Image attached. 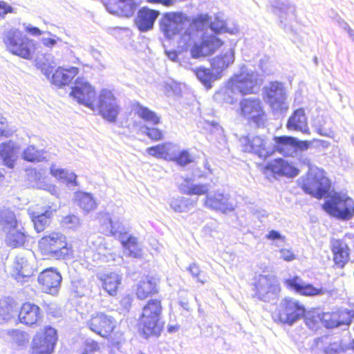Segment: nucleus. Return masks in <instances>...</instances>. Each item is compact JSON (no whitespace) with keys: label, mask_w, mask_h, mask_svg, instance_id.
I'll list each match as a JSON object with an SVG mask.
<instances>
[{"label":"nucleus","mask_w":354,"mask_h":354,"mask_svg":"<svg viewBox=\"0 0 354 354\" xmlns=\"http://www.w3.org/2000/svg\"><path fill=\"white\" fill-rule=\"evenodd\" d=\"M0 158L5 166L13 169L17 160L14 146L9 142L2 143L0 145Z\"/></svg>","instance_id":"34"},{"label":"nucleus","mask_w":354,"mask_h":354,"mask_svg":"<svg viewBox=\"0 0 354 354\" xmlns=\"http://www.w3.org/2000/svg\"><path fill=\"white\" fill-rule=\"evenodd\" d=\"M328 214L342 220H349L354 216V201L346 196L335 193L322 205Z\"/></svg>","instance_id":"6"},{"label":"nucleus","mask_w":354,"mask_h":354,"mask_svg":"<svg viewBox=\"0 0 354 354\" xmlns=\"http://www.w3.org/2000/svg\"><path fill=\"white\" fill-rule=\"evenodd\" d=\"M21 31L17 29L10 30L8 31L3 38V43L7 50L12 55L16 54L15 48H19L21 43Z\"/></svg>","instance_id":"36"},{"label":"nucleus","mask_w":354,"mask_h":354,"mask_svg":"<svg viewBox=\"0 0 354 354\" xmlns=\"http://www.w3.org/2000/svg\"><path fill=\"white\" fill-rule=\"evenodd\" d=\"M146 135L153 141H158L162 139V131L156 127H146Z\"/></svg>","instance_id":"54"},{"label":"nucleus","mask_w":354,"mask_h":354,"mask_svg":"<svg viewBox=\"0 0 354 354\" xmlns=\"http://www.w3.org/2000/svg\"><path fill=\"white\" fill-rule=\"evenodd\" d=\"M306 314L305 306L298 300L286 297L272 313V319L277 323L292 325Z\"/></svg>","instance_id":"5"},{"label":"nucleus","mask_w":354,"mask_h":354,"mask_svg":"<svg viewBox=\"0 0 354 354\" xmlns=\"http://www.w3.org/2000/svg\"><path fill=\"white\" fill-rule=\"evenodd\" d=\"M274 149L283 155H288L294 149L295 138L290 136H275L273 138Z\"/></svg>","instance_id":"33"},{"label":"nucleus","mask_w":354,"mask_h":354,"mask_svg":"<svg viewBox=\"0 0 354 354\" xmlns=\"http://www.w3.org/2000/svg\"><path fill=\"white\" fill-rule=\"evenodd\" d=\"M196 31L187 29L181 32L178 46L183 50H189L194 59L211 56L218 50L222 52L210 61L211 69L217 75H221L234 62V50L227 45L216 34L203 35L198 38Z\"/></svg>","instance_id":"1"},{"label":"nucleus","mask_w":354,"mask_h":354,"mask_svg":"<svg viewBox=\"0 0 354 354\" xmlns=\"http://www.w3.org/2000/svg\"><path fill=\"white\" fill-rule=\"evenodd\" d=\"M281 257L283 260L286 261H291L295 259L296 256L294 252L288 249H281Z\"/></svg>","instance_id":"56"},{"label":"nucleus","mask_w":354,"mask_h":354,"mask_svg":"<svg viewBox=\"0 0 354 354\" xmlns=\"http://www.w3.org/2000/svg\"><path fill=\"white\" fill-rule=\"evenodd\" d=\"M104 4L110 13L126 17L132 16L138 6L136 0H104Z\"/></svg>","instance_id":"19"},{"label":"nucleus","mask_w":354,"mask_h":354,"mask_svg":"<svg viewBox=\"0 0 354 354\" xmlns=\"http://www.w3.org/2000/svg\"><path fill=\"white\" fill-rule=\"evenodd\" d=\"M162 300L159 298L148 300L142 307L138 317V330L145 338L158 337L164 328L161 321L162 312Z\"/></svg>","instance_id":"2"},{"label":"nucleus","mask_w":354,"mask_h":354,"mask_svg":"<svg viewBox=\"0 0 354 354\" xmlns=\"http://www.w3.org/2000/svg\"><path fill=\"white\" fill-rule=\"evenodd\" d=\"M135 111L136 114L145 122L153 124H158L160 122L159 116L154 111L139 103L135 104Z\"/></svg>","instance_id":"37"},{"label":"nucleus","mask_w":354,"mask_h":354,"mask_svg":"<svg viewBox=\"0 0 354 354\" xmlns=\"http://www.w3.org/2000/svg\"><path fill=\"white\" fill-rule=\"evenodd\" d=\"M348 348L346 345L334 342L329 344L325 349L326 354H344Z\"/></svg>","instance_id":"52"},{"label":"nucleus","mask_w":354,"mask_h":354,"mask_svg":"<svg viewBox=\"0 0 354 354\" xmlns=\"http://www.w3.org/2000/svg\"><path fill=\"white\" fill-rule=\"evenodd\" d=\"M194 72L198 80L206 88L208 89L212 87V82L214 80V75L209 68L201 66L196 68Z\"/></svg>","instance_id":"39"},{"label":"nucleus","mask_w":354,"mask_h":354,"mask_svg":"<svg viewBox=\"0 0 354 354\" xmlns=\"http://www.w3.org/2000/svg\"><path fill=\"white\" fill-rule=\"evenodd\" d=\"M71 95L79 103L84 104L92 110L96 109L98 97L95 89L87 82H83L80 86L76 85L73 87Z\"/></svg>","instance_id":"16"},{"label":"nucleus","mask_w":354,"mask_h":354,"mask_svg":"<svg viewBox=\"0 0 354 354\" xmlns=\"http://www.w3.org/2000/svg\"><path fill=\"white\" fill-rule=\"evenodd\" d=\"M304 322L310 328L317 327L322 322L321 312L317 310L308 312L305 317Z\"/></svg>","instance_id":"48"},{"label":"nucleus","mask_w":354,"mask_h":354,"mask_svg":"<svg viewBox=\"0 0 354 354\" xmlns=\"http://www.w3.org/2000/svg\"><path fill=\"white\" fill-rule=\"evenodd\" d=\"M286 128L289 131H301L305 134H310L308 118L304 108L295 110L288 118Z\"/></svg>","instance_id":"21"},{"label":"nucleus","mask_w":354,"mask_h":354,"mask_svg":"<svg viewBox=\"0 0 354 354\" xmlns=\"http://www.w3.org/2000/svg\"><path fill=\"white\" fill-rule=\"evenodd\" d=\"M180 166H185L194 161L192 155L188 150H182L176 156L170 158Z\"/></svg>","instance_id":"46"},{"label":"nucleus","mask_w":354,"mask_h":354,"mask_svg":"<svg viewBox=\"0 0 354 354\" xmlns=\"http://www.w3.org/2000/svg\"><path fill=\"white\" fill-rule=\"evenodd\" d=\"M181 193L189 196H202L206 195L208 193L209 187L206 184H189L187 180V183L182 185Z\"/></svg>","instance_id":"38"},{"label":"nucleus","mask_w":354,"mask_h":354,"mask_svg":"<svg viewBox=\"0 0 354 354\" xmlns=\"http://www.w3.org/2000/svg\"><path fill=\"white\" fill-rule=\"evenodd\" d=\"M187 270L192 274V276L196 279V281L202 284L207 281V277L201 270L199 266L193 263L189 265L187 268Z\"/></svg>","instance_id":"49"},{"label":"nucleus","mask_w":354,"mask_h":354,"mask_svg":"<svg viewBox=\"0 0 354 354\" xmlns=\"http://www.w3.org/2000/svg\"><path fill=\"white\" fill-rule=\"evenodd\" d=\"M275 282L272 277L259 275L254 283V290L259 296L268 294L274 290Z\"/></svg>","instance_id":"31"},{"label":"nucleus","mask_w":354,"mask_h":354,"mask_svg":"<svg viewBox=\"0 0 354 354\" xmlns=\"http://www.w3.org/2000/svg\"><path fill=\"white\" fill-rule=\"evenodd\" d=\"M19 223L18 216L11 207L3 206L0 208V231L16 230Z\"/></svg>","instance_id":"27"},{"label":"nucleus","mask_w":354,"mask_h":354,"mask_svg":"<svg viewBox=\"0 0 354 354\" xmlns=\"http://www.w3.org/2000/svg\"><path fill=\"white\" fill-rule=\"evenodd\" d=\"M6 233L5 242L7 246L12 248H17L24 246L28 241V234L24 227L20 230L5 231Z\"/></svg>","instance_id":"30"},{"label":"nucleus","mask_w":354,"mask_h":354,"mask_svg":"<svg viewBox=\"0 0 354 354\" xmlns=\"http://www.w3.org/2000/svg\"><path fill=\"white\" fill-rule=\"evenodd\" d=\"M310 142L307 140H299L295 138V142H294V149L305 151L310 147Z\"/></svg>","instance_id":"57"},{"label":"nucleus","mask_w":354,"mask_h":354,"mask_svg":"<svg viewBox=\"0 0 354 354\" xmlns=\"http://www.w3.org/2000/svg\"><path fill=\"white\" fill-rule=\"evenodd\" d=\"M53 216L52 210H46L44 212L35 215L32 214L31 221L33 223L34 229L37 233L44 232L50 225Z\"/></svg>","instance_id":"35"},{"label":"nucleus","mask_w":354,"mask_h":354,"mask_svg":"<svg viewBox=\"0 0 354 354\" xmlns=\"http://www.w3.org/2000/svg\"><path fill=\"white\" fill-rule=\"evenodd\" d=\"M266 238L270 240H276L281 239V236L279 232L275 230H271L266 235Z\"/></svg>","instance_id":"62"},{"label":"nucleus","mask_w":354,"mask_h":354,"mask_svg":"<svg viewBox=\"0 0 354 354\" xmlns=\"http://www.w3.org/2000/svg\"><path fill=\"white\" fill-rule=\"evenodd\" d=\"M37 248L41 255L49 259H65L72 252L66 236L57 231L42 236L38 241Z\"/></svg>","instance_id":"3"},{"label":"nucleus","mask_w":354,"mask_h":354,"mask_svg":"<svg viewBox=\"0 0 354 354\" xmlns=\"http://www.w3.org/2000/svg\"><path fill=\"white\" fill-rule=\"evenodd\" d=\"M23 158L28 162H39L41 154L35 147L28 146L23 152Z\"/></svg>","instance_id":"50"},{"label":"nucleus","mask_w":354,"mask_h":354,"mask_svg":"<svg viewBox=\"0 0 354 354\" xmlns=\"http://www.w3.org/2000/svg\"><path fill=\"white\" fill-rule=\"evenodd\" d=\"M62 279V275L57 269L48 268L39 273L37 282L43 292L55 295L59 291Z\"/></svg>","instance_id":"12"},{"label":"nucleus","mask_w":354,"mask_h":354,"mask_svg":"<svg viewBox=\"0 0 354 354\" xmlns=\"http://www.w3.org/2000/svg\"><path fill=\"white\" fill-rule=\"evenodd\" d=\"M178 328V326H170L168 327V331L170 333L176 331Z\"/></svg>","instance_id":"64"},{"label":"nucleus","mask_w":354,"mask_h":354,"mask_svg":"<svg viewBox=\"0 0 354 354\" xmlns=\"http://www.w3.org/2000/svg\"><path fill=\"white\" fill-rule=\"evenodd\" d=\"M333 266L342 269L350 259V248L342 239H333L330 242Z\"/></svg>","instance_id":"18"},{"label":"nucleus","mask_w":354,"mask_h":354,"mask_svg":"<svg viewBox=\"0 0 354 354\" xmlns=\"http://www.w3.org/2000/svg\"><path fill=\"white\" fill-rule=\"evenodd\" d=\"M337 317L335 318L336 327L340 325H348L352 321L353 315L350 310L341 309L335 310Z\"/></svg>","instance_id":"47"},{"label":"nucleus","mask_w":354,"mask_h":354,"mask_svg":"<svg viewBox=\"0 0 354 354\" xmlns=\"http://www.w3.org/2000/svg\"><path fill=\"white\" fill-rule=\"evenodd\" d=\"M261 171L266 178L277 176L293 178L299 173V169L297 167L282 158H275L261 166Z\"/></svg>","instance_id":"11"},{"label":"nucleus","mask_w":354,"mask_h":354,"mask_svg":"<svg viewBox=\"0 0 354 354\" xmlns=\"http://www.w3.org/2000/svg\"><path fill=\"white\" fill-rule=\"evenodd\" d=\"M159 289L156 279L153 277H146L138 283L135 295L139 300H145L158 294Z\"/></svg>","instance_id":"24"},{"label":"nucleus","mask_w":354,"mask_h":354,"mask_svg":"<svg viewBox=\"0 0 354 354\" xmlns=\"http://www.w3.org/2000/svg\"><path fill=\"white\" fill-rule=\"evenodd\" d=\"M17 317L19 324L32 327L37 325L41 319L42 311L38 305L26 301L21 304Z\"/></svg>","instance_id":"14"},{"label":"nucleus","mask_w":354,"mask_h":354,"mask_svg":"<svg viewBox=\"0 0 354 354\" xmlns=\"http://www.w3.org/2000/svg\"><path fill=\"white\" fill-rule=\"evenodd\" d=\"M245 151L257 154L260 158H268L271 156L266 146V142L261 137L256 136L248 138L244 144Z\"/></svg>","instance_id":"28"},{"label":"nucleus","mask_w":354,"mask_h":354,"mask_svg":"<svg viewBox=\"0 0 354 354\" xmlns=\"http://www.w3.org/2000/svg\"><path fill=\"white\" fill-rule=\"evenodd\" d=\"M77 204L86 213L92 212L97 207L95 200L90 194L87 193L82 194L78 196Z\"/></svg>","instance_id":"40"},{"label":"nucleus","mask_w":354,"mask_h":354,"mask_svg":"<svg viewBox=\"0 0 354 354\" xmlns=\"http://www.w3.org/2000/svg\"><path fill=\"white\" fill-rule=\"evenodd\" d=\"M58 40H59V39L58 37L43 38L41 39V43L45 47L51 48L56 45Z\"/></svg>","instance_id":"59"},{"label":"nucleus","mask_w":354,"mask_h":354,"mask_svg":"<svg viewBox=\"0 0 354 354\" xmlns=\"http://www.w3.org/2000/svg\"><path fill=\"white\" fill-rule=\"evenodd\" d=\"M26 31L32 35H35V36H39V35H41L42 34V32L41 30L38 28L37 27H26Z\"/></svg>","instance_id":"61"},{"label":"nucleus","mask_w":354,"mask_h":354,"mask_svg":"<svg viewBox=\"0 0 354 354\" xmlns=\"http://www.w3.org/2000/svg\"><path fill=\"white\" fill-rule=\"evenodd\" d=\"M78 218L74 215H67L63 217L62 223L64 225L75 224L77 223Z\"/></svg>","instance_id":"60"},{"label":"nucleus","mask_w":354,"mask_h":354,"mask_svg":"<svg viewBox=\"0 0 354 354\" xmlns=\"http://www.w3.org/2000/svg\"><path fill=\"white\" fill-rule=\"evenodd\" d=\"M159 12L149 9L147 7L142 8L138 12L135 23L138 28L142 32H146L153 26Z\"/></svg>","instance_id":"25"},{"label":"nucleus","mask_w":354,"mask_h":354,"mask_svg":"<svg viewBox=\"0 0 354 354\" xmlns=\"http://www.w3.org/2000/svg\"><path fill=\"white\" fill-rule=\"evenodd\" d=\"M13 272L15 278L18 281H26V279L32 275V266L28 263L26 260L20 259L15 261Z\"/></svg>","instance_id":"32"},{"label":"nucleus","mask_w":354,"mask_h":354,"mask_svg":"<svg viewBox=\"0 0 354 354\" xmlns=\"http://www.w3.org/2000/svg\"><path fill=\"white\" fill-rule=\"evenodd\" d=\"M17 306V303L14 299L9 297L5 299L0 306V315L5 319H10L12 317Z\"/></svg>","instance_id":"43"},{"label":"nucleus","mask_w":354,"mask_h":354,"mask_svg":"<svg viewBox=\"0 0 354 354\" xmlns=\"http://www.w3.org/2000/svg\"><path fill=\"white\" fill-rule=\"evenodd\" d=\"M169 145V143H162L149 147L147 149V151L149 155L155 158L167 159L169 155L167 147Z\"/></svg>","instance_id":"45"},{"label":"nucleus","mask_w":354,"mask_h":354,"mask_svg":"<svg viewBox=\"0 0 354 354\" xmlns=\"http://www.w3.org/2000/svg\"><path fill=\"white\" fill-rule=\"evenodd\" d=\"M322 317V323L326 328H335L336 327L335 324V318L337 317V314H335V311L332 312H321Z\"/></svg>","instance_id":"51"},{"label":"nucleus","mask_w":354,"mask_h":354,"mask_svg":"<svg viewBox=\"0 0 354 354\" xmlns=\"http://www.w3.org/2000/svg\"><path fill=\"white\" fill-rule=\"evenodd\" d=\"M254 86V81L248 75L242 73L232 76L226 85L232 93H239L242 95L252 93Z\"/></svg>","instance_id":"17"},{"label":"nucleus","mask_w":354,"mask_h":354,"mask_svg":"<svg viewBox=\"0 0 354 354\" xmlns=\"http://www.w3.org/2000/svg\"><path fill=\"white\" fill-rule=\"evenodd\" d=\"M39 48L37 41L29 39L23 32H21V43L19 48H15L14 50L15 55L23 59H31L35 55Z\"/></svg>","instance_id":"26"},{"label":"nucleus","mask_w":354,"mask_h":354,"mask_svg":"<svg viewBox=\"0 0 354 354\" xmlns=\"http://www.w3.org/2000/svg\"><path fill=\"white\" fill-rule=\"evenodd\" d=\"M331 185V180L323 169L308 171L299 183V187L306 194L319 200L329 194Z\"/></svg>","instance_id":"4"},{"label":"nucleus","mask_w":354,"mask_h":354,"mask_svg":"<svg viewBox=\"0 0 354 354\" xmlns=\"http://www.w3.org/2000/svg\"><path fill=\"white\" fill-rule=\"evenodd\" d=\"M148 3H160L165 6H169L173 4V0H147Z\"/></svg>","instance_id":"63"},{"label":"nucleus","mask_w":354,"mask_h":354,"mask_svg":"<svg viewBox=\"0 0 354 354\" xmlns=\"http://www.w3.org/2000/svg\"><path fill=\"white\" fill-rule=\"evenodd\" d=\"M102 290L110 297H116L122 287V277L115 272H109L98 276Z\"/></svg>","instance_id":"20"},{"label":"nucleus","mask_w":354,"mask_h":354,"mask_svg":"<svg viewBox=\"0 0 354 354\" xmlns=\"http://www.w3.org/2000/svg\"><path fill=\"white\" fill-rule=\"evenodd\" d=\"M183 15L177 12H167L163 15L160 26L167 38L171 39L179 32L178 21H180Z\"/></svg>","instance_id":"23"},{"label":"nucleus","mask_w":354,"mask_h":354,"mask_svg":"<svg viewBox=\"0 0 354 354\" xmlns=\"http://www.w3.org/2000/svg\"><path fill=\"white\" fill-rule=\"evenodd\" d=\"M10 342L18 347L26 346L28 343V335L26 332L14 329L8 333Z\"/></svg>","instance_id":"42"},{"label":"nucleus","mask_w":354,"mask_h":354,"mask_svg":"<svg viewBox=\"0 0 354 354\" xmlns=\"http://www.w3.org/2000/svg\"><path fill=\"white\" fill-rule=\"evenodd\" d=\"M42 71L50 83L58 88L69 85L79 73L77 67L72 66L68 68L58 66L55 68L51 65H45Z\"/></svg>","instance_id":"9"},{"label":"nucleus","mask_w":354,"mask_h":354,"mask_svg":"<svg viewBox=\"0 0 354 354\" xmlns=\"http://www.w3.org/2000/svg\"><path fill=\"white\" fill-rule=\"evenodd\" d=\"M50 174L58 179L64 180L74 185H77V176L74 173L68 174L64 169L53 167L50 168Z\"/></svg>","instance_id":"44"},{"label":"nucleus","mask_w":354,"mask_h":354,"mask_svg":"<svg viewBox=\"0 0 354 354\" xmlns=\"http://www.w3.org/2000/svg\"><path fill=\"white\" fill-rule=\"evenodd\" d=\"M58 335L55 328L45 326L33 336L30 354H53L57 343Z\"/></svg>","instance_id":"8"},{"label":"nucleus","mask_w":354,"mask_h":354,"mask_svg":"<svg viewBox=\"0 0 354 354\" xmlns=\"http://www.w3.org/2000/svg\"><path fill=\"white\" fill-rule=\"evenodd\" d=\"M240 113L248 122L259 124L265 115L261 100L257 98L243 99L240 102Z\"/></svg>","instance_id":"13"},{"label":"nucleus","mask_w":354,"mask_h":354,"mask_svg":"<svg viewBox=\"0 0 354 354\" xmlns=\"http://www.w3.org/2000/svg\"><path fill=\"white\" fill-rule=\"evenodd\" d=\"M204 205L211 209L226 213L234 210L233 205L229 202V198L223 193L216 192L212 195L206 194Z\"/></svg>","instance_id":"22"},{"label":"nucleus","mask_w":354,"mask_h":354,"mask_svg":"<svg viewBox=\"0 0 354 354\" xmlns=\"http://www.w3.org/2000/svg\"><path fill=\"white\" fill-rule=\"evenodd\" d=\"M96 109L100 115L109 122H115L120 111L116 98L113 93L106 89L101 91L96 102Z\"/></svg>","instance_id":"10"},{"label":"nucleus","mask_w":354,"mask_h":354,"mask_svg":"<svg viewBox=\"0 0 354 354\" xmlns=\"http://www.w3.org/2000/svg\"><path fill=\"white\" fill-rule=\"evenodd\" d=\"M171 209L176 212H182L187 206L183 199H175L171 203Z\"/></svg>","instance_id":"55"},{"label":"nucleus","mask_w":354,"mask_h":354,"mask_svg":"<svg viewBox=\"0 0 354 354\" xmlns=\"http://www.w3.org/2000/svg\"><path fill=\"white\" fill-rule=\"evenodd\" d=\"M265 97L271 106H280L285 100V93L281 84H270L266 89Z\"/></svg>","instance_id":"29"},{"label":"nucleus","mask_w":354,"mask_h":354,"mask_svg":"<svg viewBox=\"0 0 354 354\" xmlns=\"http://www.w3.org/2000/svg\"><path fill=\"white\" fill-rule=\"evenodd\" d=\"M284 284L288 290L304 297L319 296L326 292L322 287H316L312 283H304L297 275L285 279Z\"/></svg>","instance_id":"15"},{"label":"nucleus","mask_w":354,"mask_h":354,"mask_svg":"<svg viewBox=\"0 0 354 354\" xmlns=\"http://www.w3.org/2000/svg\"><path fill=\"white\" fill-rule=\"evenodd\" d=\"M13 12L12 6L8 5L6 2L0 1V17H3L8 13Z\"/></svg>","instance_id":"58"},{"label":"nucleus","mask_w":354,"mask_h":354,"mask_svg":"<svg viewBox=\"0 0 354 354\" xmlns=\"http://www.w3.org/2000/svg\"><path fill=\"white\" fill-rule=\"evenodd\" d=\"M120 242L123 248L129 251V255L133 257L140 256L141 249L136 237L129 236L126 239H122Z\"/></svg>","instance_id":"41"},{"label":"nucleus","mask_w":354,"mask_h":354,"mask_svg":"<svg viewBox=\"0 0 354 354\" xmlns=\"http://www.w3.org/2000/svg\"><path fill=\"white\" fill-rule=\"evenodd\" d=\"M86 324L90 330L104 339H111L116 333L115 319L104 312L92 314L86 320Z\"/></svg>","instance_id":"7"},{"label":"nucleus","mask_w":354,"mask_h":354,"mask_svg":"<svg viewBox=\"0 0 354 354\" xmlns=\"http://www.w3.org/2000/svg\"><path fill=\"white\" fill-rule=\"evenodd\" d=\"M100 350L99 342L94 339L86 340L82 354H91Z\"/></svg>","instance_id":"53"}]
</instances>
